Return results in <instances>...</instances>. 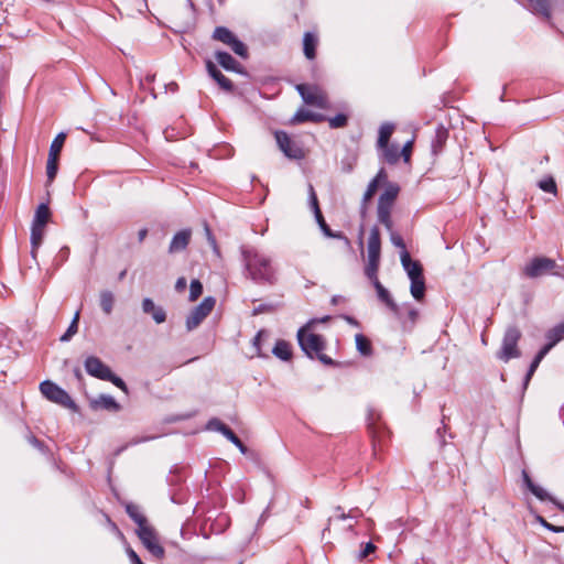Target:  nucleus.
I'll return each mask as SVG.
<instances>
[{"mask_svg": "<svg viewBox=\"0 0 564 564\" xmlns=\"http://www.w3.org/2000/svg\"><path fill=\"white\" fill-rule=\"evenodd\" d=\"M243 275L258 285H275L279 281L278 269L270 256L253 246H240Z\"/></svg>", "mask_w": 564, "mask_h": 564, "instance_id": "1", "label": "nucleus"}, {"mask_svg": "<svg viewBox=\"0 0 564 564\" xmlns=\"http://www.w3.org/2000/svg\"><path fill=\"white\" fill-rule=\"evenodd\" d=\"M297 341L303 352L311 359H317L325 366H334V360L324 354L326 340L322 335L311 333L308 325L297 330Z\"/></svg>", "mask_w": 564, "mask_h": 564, "instance_id": "2", "label": "nucleus"}, {"mask_svg": "<svg viewBox=\"0 0 564 564\" xmlns=\"http://www.w3.org/2000/svg\"><path fill=\"white\" fill-rule=\"evenodd\" d=\"M564 268L545 256L530 258L521 268L520 275L529 280H538L546 275L562 276Z\"/></svg>", "mask_w": 564, "mask_h": 564, "instance_id": "3", "label": "nucleus"}, {"mask_svg": "<svg viewBox=\"0 0 564 564\" xmlns=\"http://www.w3.org/2000/svg\"><path fill=\"white\" fill-rule=\"evenodd\" d=\"M521 330L516 325L508 326L502 337L501 347L497 351L496 357L503 362L519 358L521 356V351L518 348V343L521 339Z\"/></svg>", "mask_w": 564, "mask_h": 564, "instance_id": "4", "label": "nucleus"}, {"mask_svg": "<svg viewBox=\"0 0 564 564\" xmlns=\"http://www.w3.org/2000/svg\"><path fill=\"white\" fill-rule=\"evenodd\" d=\"M41 393L51 402L62 405L66 409L76 410V403L70 395L51 380H44L40 383Z\"/></svg>", "mask_w": 564, "mask_h": 564, "instance_id": "5", "label": "nucleus"}, {"mask_svg": "<svg viewBox=\"0 0 564 564\" xmlns=\"http://www.w3.org/2000/svg\"><path fill=\"white\" fill-rule=\"evenodd\" d=\"M276 144L282 153L291 160H303L305 158V151L302 144L292 139L285 131L278 130L274 133Z\"/></svg>", "mask_w": 564, "mask_h": 564, "instance_id": "6", "label": "nucleus"}, {"mask_svg": "<svg viewBox=\"0 0 564 564\" xmlns=\"http://www.w3.org/2000/svg\"><path fill=\"white\" fill-rule=\"evenodd\" d=\"M216 304V300L213 296L205 297L200 304L195 306L186 318V329L188 332L194 330L199 324L212 313Z\"/></svg>", "mask_w": 564, "mask_h": 564, "instance_id": "7", "label": "nucleus"}, {"mask_svg": "<svg viewBox=\"0 0 564 564\" xmlns=\"http://www.w3.org/2000/svg\"><path fill=\"white\" fill-rule=\"evenodd\" d=\"M296 90L305 104L315 106V107H318L322 109L327 108V106H328L327 96L317 86L299 84V85H296Z\"/></svg>", "mask_w": 564, "mask_h": 564, "instance_id": "8", "label": "nucleus"}, {"mask_svg": "<svg viewBox=\"0 0 564 564\" xmlns=\"http://www.w3.org/2000/svg\"><path fill=\"white\" fill-rule=\"evenodd\" d=\"M137 534L141 540L142 544L153 556H155L156 558L164 557L165 551L163 546L159 543L156 532L151 525L148 524L141 529H138Z\"/></svg>", "mask_w": 564, "mask_h": 564, "instance_id": "9", "label": "nucleus"}, {"mask_svg": "<svg viewBox=\"0 0 564 564\" xmlns=\"http://www.w3.org/2000/svg\"><path fill=\"white\" fill-rule=\"evenodd\" d=\"M368 430L373 440L379 442L387 435V429L381 422V413L373 406H369L367 411Z\"/></svg>", "mask_w": 564, "mask_h": 564, "instance_id": "10", "label": "nucleus"}, {"mask_svg": "<svg viewBox=\"0 0 564 564\" xmlns=\"http://www.w3.org/2000/svg\"><path fill=\"white\" fill-rule=\"evenodd\" d=\"M85 369L88 375L95 377L100 380H106V378H110L111 369L104 364L98 357L89 356L85 359Z\"/></svg>", "mask_w": 564, "mask_h": 564, "instance_id": "11", "label": "nucleus"}, {"mask_svg": "<svg viewBox=\"0 0 564 564\" xmlns=\"http://www.w3.org/2000/svg\"><path fill=\"white\" fill-rule=\"evenodd\" d=\"M401 263L410 280L423 275L422 264L417 260H412L406 250L401 252Z\"/></svg>", "mask_w": 564, "mask_h": 564, "instance_id": "12", "label": "nucleus"}, {"mask_svg": "<svg viewBox=\"0 0 564 564\" xmlns=\"http://www.w3.org/2000/svg\"><path fill=\"white\" fill-rule=\"evenodd\" d=\"M191 237L192 230L188 228L177 231L170 242L169 252L176 253L185 250L191 241Z\"/></svg>", "mask_w": 564, "mask_h": 564, "instance_id": "13", "label": "nucleus"}, {"mask_svg": "<svg viewBox=\"0 0 564 564\" xmlns=\"http://www.w3.org/2000/svg\"><path fill=\"white\" fill-rule=\"evenodd\" d=\"M380 250H381L380 230L377 226H373L370 229V234H369V238H368V260L380 261Z\"/></svg>", "mask_w": 564, "mask_h": 564, "instance_id": "14", "label": "nucleus"}, {"mask_svg": "<svg viewBox=\"0 0 564 564\" xmlns=\"http://www.w3.org/2000/svg\"><path fill=\"white\" fill-rule=\"evenodd\" d=\"M142 311L144 314L151 315L156 324H162L166 321V313L163 307L156 306L150 297L143 299Z\"/></svg>", "mask_w": 564, "mask_h": 564, "instance_id": "15", "label": "nucleus"}, {"mask_svg": "<svg viewBox=\"0 0 564 564\" xmlns=\"http://www.w3.org/2000/svg\"><path fill=\"white\" fill-rule=\"evenodd\" d=\"M206 68L209 76L226 91H232L234 84L227 78L212 61L206 62Z\"/></svg>", "mask_w": 564, "mask_h": 564, "instance_id": "16", "label": "nucleus"}, {"mask_svg": "<svg viewBox=\"0 0 564 564\" xmlns=\"http://www.w3.org/2000/svg\"><path fill=\"white\" fill-rule=\"evenodd\" d=\"M90 406L94 410L101 409L110 412H118L121 408L115 398L108 394H100L98 398L91 400Z\"/></svg>", "mask_w": 564, "mask_h": 564, "instance_id": "17", "label": "nucleus"}, {"mask_svg": "<svg viewBox=\"0 0 564 564\" xmlns=\"http://www.w3.org/2000/svg\"><path fill=\"white\" fill-rule=\"evenodd\" d=\"M315 216V219L319 226V229L322 230V232L328 237V238H334V239H340L345 242V246L347 248H350V240L341 232V231H333L329 226L326 224L324 217H323V214L322 212H318L316 214H314Z\"/></svg>", "mask_w": 564, "mask_h": 564, "instance_id": "18", "label": "nucleus"}, {"mask_svg": "<svg viewBox=\"0 0 564 564\" xmlns=\"http://www.w3.org/2000/svg\"><path fill=\"white\" fill-rule=\"evenodd\" d=\"M327 117L323 113L313 112L307 109H299L291 119L292 123H303L306 121L323 122L326 121Z\"/></svg>", "mask_w": 564, "mask_h": 564, "instance_id": "19", "label": "nucleus"}, {"mask_svg": "<svg viewBox=\"0 0 564 564\" xmlns=\"http://www.w3.org/2000/svg\"><path fill=\"white\" fill-rule=\"evenodd\" d=\"M448 139V130L440 124L435 129L434 137L431 141V150L434 155L440 154L443 151V148Z\"/></svg>", "mask_w": 564, "mask_h": 564, "instance_id": "20", "label": "nucleus"}, {"mask_svg": "<svg viewBox=\"0 0 564 564\" xmlns=\"http://www.w3.org/2000/svg\"><path fill=\"white\" fill-rule=\"evenodd\" d=\"M522 475L525 486L539 500H549L557 506L558 502L555 501V499L552 496H550L542 487L535 485L525 470L522 471Z\"/></svg>", "mask_w": 564, "mask_h": 564, "instance_id": "21", "label": "nucleus"}, {"mask_svg": "<svg viewBox=\"0 0 564 564\" xmlns=\"http://www.w3.org/2000/svg\"><path fill=\"white\" fill-rule=\"evenodd\" d=\"M318 44V37L313 32H305L303 36V52L307 59H314L316 57V48Z\"/></svg>", "mask_w": 564, "mask_h": 564, "instance_id": "22", "label": "nucleus"}, {"mask_svg": "<svg viewBox=\"0 0 564 564\" xmlns=\"http://www.w3.org/2000/svg\"><path fill=\"white\" fill-rule=\"evenodd\" d=\"M547 343L543 346L546 350H551L557 343L564 338V323L555 325L545 333Z\"/></svg>", "mask_w": 564, "mask_h": 564, "instance_id": "23", "label": "nucleus"}, {"mask_svg": "<svg viewBox=\"0 0 564 564\" xmlns=\"http://www.w3.org/2000/svg\"><path fill=\"white\" fill-rule=\"evenodd\" d=\"M529 9L534 13L550 20L552 17L551 3L549 0H527Z\"/></svg>", "mask_w": 564, "mask_h": 564, "instance_id": "24", "label": "nucleus"}, {"mask_svg": "<svg viewBox=\"0 0 564 564\" xmlns=\"http://www.w3.org/2000/svg\"><path fill=\"white\" fill-rule=\"evenodd\" d=\"M399 186L397 184H389L383 193H381L378 205L380 206H387L392 207L398 194H399Z\"/></svg>", "mask_w": 564, "mask_h": 564, "instance_id": "25", "label": "nucleus"}, {"mask_svg": "<svg viewBox=\"0 0 564 564\" xmlns=\"http://www.w3.org/2000/svg\"><path fill=\"white\" fill-rule=\"evenodd\" d=\"M217 62L224 67L226 70L239 72L240 64L227 52L218 51L216 53Z\"/></svg>", "mask_w": 564, "mask_h": 564, "instance_id": "26", "label": "nucleus"}, {"mask_svg": "<svg viewBox=\"0 0 564 564\" xmlns=\"http://www.w3.org/2000/svg\"><path fill=\"white\" fill-rule=\"evenodd\" d=\"M126 512L138 524V529L148 525L147 518L142 514L139 506L128 502L126 503Z\"/></svg>", "mask_w": 564, "mask_h": 564, "instance_id": "27", "label": "nucleus"}, {"mask_svg": "<svg viewBox=\"0 0 564 564\" xmlns=\"http://www.w3.org/2000/svg\"><path fill=\"white\" fill-rule=\"evenodd\" d=\"M272 354L276 358L288 361L292 357L291 345L288 341L280 339L275 343L274 347L272 348Z\"/></svg>", "mask_w": 564, "mask_h": 564, "instance_id": "28", "label": "nucleus"}, {"mask_svg": "<svg viewBox=\"0 0 564 564\" xmlns=\"http://www.w3.org/2000/svg\"><path fill=\"white\" fill-rule=\"evenodd\" d=\"M51 216L50 208L46 204L42 203L37 206L34 218L32 220L33 226L45 227Z\"/></svg>", "mask_w": 564, "mask_h": 564, "instance_id": "29", "label": "nucleus"}, {"mask_svg": "<svg viewBox=\"0 0 564 564\" xmlns=\"http://www.w3.org/2000/svg\"><path fill=\"white\" fill-rule=\"evenodd\" d=\"M382 151L383 160L389 164H395L400 159V149L397 144H389L387 147H378Z\"/></svg>", "mask_w": 564, "mask_h": 564, "instance_id": "30", "label": "nucleus"}, {"mask_svg": "<svg viewBox=\"0 0 564 564\" xmlns=\"http://www.w3.org/2000/svg\"><path fill=\"white\" fill-rule=\"evenodd\" d=\"M99 304L102 312L110 315L115 305V295L109 290H102L99 294Z\"/></svg>", "mask_w": 564, "mask_h": 564, "instance_id": "31", "label": "nucleus"}, {"mask_svg": "<svg viewBox=\"0 0 564 564\" xmlns=\"http://www.w3.org/2000/svg\"><path fill=\"white\" fill-rule=\"evenodd\" d=\"M410 292L411 295L416 300L421 301L425 296V280L424 276L417 279H411Z\"/></svg>", "mask_w": 564, "mask_h": 564, "instance_id": "32", "label": "nucleus"}, {"mask_svg": "<svg viewBox=\"0 0 564 564\" xmlns=\"http://www.w3.org/2000/svg\"><path fill=\"white\" fill-rule=\"evenodd\" d=\"M394 124L390 122H384L379 128V135L377 140V147H387L389 140L393 133Z\"/></svg>", "mask_w": 564, "mask_h": 564, "instance_id": "33", "label": "nucleus"}, {"mask_svg": "<svg viewBox=\"0 0 564 564\" xmlns=\"http://www.w3.org/2000/svg\"><path fill=\"white\" fill-rule=\"evenodd\" d=\"M44 228L39 226H31V246H32V256L35 257L37 249L40 248L43 237H44Z\"/></svg>", "mask_w": 564, "mask_h": 564, "instance_id": "34", "label": "nucleus"}, {"mask_svg": "<svg viewBox=\"0 0 564 564\" xmlns=\"http://www.w3.org/2000/svg\"><path fill=\"white\" fill-rule=\"evenodd\" d=\"M378 299L384 303L388 308L395 315L400 316V307L394 302L393 297L391 296L390 292L384 288L383 290H379L377 293Z\"/></svg>", "mask_w": 564, "mask_h": 564, "instance_id": "35", "label": "nucleus"}, {"mask_svg": "<svg viewBox=\"0 0 564 564\" xmlns=\"http://www.w3.org/2000/svg\"><path fill=\"white\" fill-rule=\"evenodd\" d=\"M236 35L226 26H217L214 30L213 39L223 42L226 45L234 40Z\"/></svg>", "mask_w": 564, "mask_h": 564, "instance_id": "36", "label": "nucleus"}, {"mask_svg": "<svg viewBox=\"0 0 564 564\" xmlns=\"http://www.w3.org/2000/svg\"><path fill=\"white\" fill-rule=\"evenodd\" d=\"M356 348L362 356H370L372 354V346L370 340L362 334H357L355 337Z\"/></svg>", "mask_w": 564, "mask_h": 564, "instance_id": "37", "label": "nucleus"}, {"mask_svg": "<svg viewBox=\"0 0 564 564\" xmlns=\"http://www.w3.org/2000/svg\"><path fill=\"white\" fill-rule=\"evenodd\" d=\"M391 208L387 206L378 205V220L388 229H392V220H391Z\"/></svg>", "mask_w": 564, "mask_h": 564, "instance_id": "38", "label": "nucleus"}, {"mask_svg": "<svg viewBox=\"0 0 564 564\" xmlns=\"http://www.w3.org/2000/svg\"><path fill=\"white\" fill-rule=\"evenodd\" d=\"M66 140V133L59 132L51 143L48 155L59 158V153Z\"/></svg>", "mask_w": 564, "mask_h": 564, "instance_id": "39", "label": "nucleus"}, {"mask_svg": "<svg viewBox=\"0 0 564 564\" xmlns=\"http://www.w3.org/2000/svg\"><path fill=\"white\" fill-rule=\"evenodd\" d=\"M538 186L540 189H542L545 193H551L554 195H556V193H557V186H556L555 180L551 175L545 176L544 178L539 181Z\"/></svg>", "mask_w": 564, "mask_h": 564, "instance_id": "40", "label": "nucleus"}, {"mask_svg": "<svg viewBox=\"0 0 564 564\" xmlns=\"http://www.w3.org/2000/svg\"><path fill=\"white\" fill-rule=\"evenodd\" d=\"M57 171H58V158L48 155L47 163H46L47 183H52L54 181V178L56 177Z\"/></svg>", "mask_w": 564, "mask_h": 564, "instance_id": "41", "label": "nucleus"}, {"mask_svg": "<svg viewBox=\"0 0 564 564\" xmlns=\"http://www.w3.org/2000/svg\"><path fill=\"white\" fill-rule=\"evenodd\" d=\"M79 312L77 311L67 330L61 336V341H68L78 330Z\"/></svg>", "mask_w": 564, "mask_h": 564, "instance_id": "42", "label": "nucleus"}, {"mask_svg": "<svg viewBox=\"0 0 564 564\" xmlns=\"http://www.w3.org/2000/svg\"><path fill=\"white\" fill-rule=\"evenodd\" d=\"M230 48L240 57H248V50L243 42H241L237 36L229 43Z\"/></svg>", "mask_w": 564, "mask_h": 564, "instance_id": "43", "label": "nucleus"}, {"mask_svg": "<svg viewBox=\"0 0 564 564\" xmlns=\"http://www.w3.org/2000/svg\"><path fill=\"white\" fill-rule=\"evenodd\" d=\"M224 436L232 443L242 454H246L248 448L247 446L241 442V440L234 433L231 429H229Z\"/></svg>", "mask_w": 564, "mask_h": 564, "instance_id": "44", "label": "nucleus"}, {"mask_svg": "<svg viewBox=\"0 0 564 564\" xmlns=\"http://www.w3.org/2000/svg\"><path fill=\"white\" fill-rule=\"evenodd\" d=\"M332 129L344 128L347 126L348 117L345 113H337L335 117L326 119Z\"/></svg>", "mask_w": 564, "mask_h": 564, "instance_id": "45", "label": "nucleus"}, {"mask_svg": "<svg viewBox=\"0 0 564 564\" xmlns=\"http://www.w3.org/2000/svg\"><path fill=\"white\" fill-rule=\"evenodd\" d=\"M203 293V284L199 280H193L189 285V296L188 300L191 302L196 301Z\"/></svg>", "mask_w": 564, "mask_h": 564, "instance_id": "46", "label": "nucleus"}, {"mask_svg": "<svg viewBox=\"0 0 564 564\" xmlns=\"http://www.w3.org/2000/svg\"><path fill=\"white\" fill-rule=\"evenodd\" d=\"M207 429L219 432L224 435L230 427L223 423L219 419L213 417L208 421Z\"/></svg>", "mask_w": 564, "mask_h": 564, "instance_id": "47", "label": "nucleus"}, {"mask_svg": "<svg viewBox=\"0 0 564 564\" xmlns=\"http://www.w3.org/2000/svg\"><path fill=\"white\" fill-rule=\"evenodd\" d=\"M380 261L378 260H368L367 265L365 268V274L369 280H376L378 276V269H379Z\"/></svg>", "mask_w": 564, "mask_h": 564, "instance_id": "48", "label": "nucleus"}, {"mask_svg": "<svg viewBox=\"0 0 564 564\" xmlns=\"http://www.w3.org/2000/svg\"><path fill=\"white\" fill-rule=\"evenodd\" d=\"M308 203L314 214L321 212L318 199L312 184L308 185Z\"/></svg>", "mask_w": 564, "mask_h": 564, "instance_id": "49", "label": "nucleus"}, {"mask_svg": "<svg viewBox=\"0 0 564 564\" xmlns=\"http://www.w3.org/2000/svg\"><path fill=\"white\" fill-rule=\"evenodd\" d=\"M536 521L546 530L554 532V533H563L564 527L554 525L550 522H547L542 516H536Z\"/></svg>", "mask_w": 564, "mask_h": 564, "instance_id": "50", "label": "nucleus"}, {"mask_svg": "<svg viewBox=\"0 0 564 564\" xmlns=\"http://www.w3.org/2000/svg\"><path fill=\"white\" fill-rule=\"evenodd\" d=\"M335 510L337 512H339L337 516V519H339V520H346L348 518H357L362 514V512L358 508L350 510L348 513H345L340 506H337Z\"/></svg>", "mask_w": 564, "mask_h": 564, "instance_id": "51", "label": "nucleus"}, {"mask_svg": "<svg viewBox=\"0 0 564 564\" xmlns=\"http://www.w3.org/2000/svg\"><path fill=\"white\" fill-rule=\"evenodd\" d=\"M276 310V305L273 303H263L256 306L252 311V315H260L263 313H272Z\"/></svg>", "mask_w": 564, "mask_h": 564, "instance_id": "52", "label": "nucleus"}, {"mask_svg": "<svg viewBox=\"0 0 564 564\" xmlns=\"http://www.w3.org/2000/svg\"><path fill=\"white\" fill-rule=\"evenodd\" d=\"M446 419H447V416L443 413L442 414V426L436 430V436L438 438V443H440L441 447H444L446 445V441H445V437H444V433L447 430V425L445 423Z\"/></svg>", "mask_w": 564, "mask_h": 564, "instance_id": "53", "label": "nucleus"}, {"mask_svg": "<svg viewBox=\"0 0 564 564\" xmlns=\"http://www.w3.org/2000/svg\"><path fill=\"white\" fill-rule=\"evenodd\" d=\"M549 354V350L545 348H541L538 354L534 356L533 360L530 364L531 371H535L540 365V362L543 360V358Z\"/></svg>", "mask_w": 564, "mask_h": 564, "instance_id": "54", "label": "nucleus"}, {"mask_svg": "<svg viewBox=\"0 0 564 564\" xmlns=\"http://www.w3.org/2000/svg\"><path fill=\"white\" fill-rule=\"evenodd\" d=\"M106 381H110L123 392H128V387L126 382L121 378L116 376L112 371H110V378H106Z\"/></svg>", "mask_w": 564, "mask_h": 564, "instance_id": "55", "label": "nucleus"}, {"mask_svg": "<svg viewBox=\"0 0 564 564\" xmlns=\"http://www.w3.org/2000/svg\"><path fill=\"white\" fill-rule=\"evenodd\" d=\"M378 186L379 185L376 184V181H370V183L368 184L367 189H366V192L364 194V202L365 203L367 200H369L375 195V193L377 192Z\"/></svg>", "mask_w": 564, "mask_h": 564, "instance_id": "56", "label": "nucleus"}, {"mask_svg": "<svg viewBox=\"0 0 564 564\" xmlns=\"http://www.w3.org/2000/svg\"><path fill=\"white\" fill-rule=\"evenodd\" d=\"M412 153V141H408L400 150V156L403 158L404 162H409Z\"/></svg>", "mask_w": 564, "mask_h": 564, "instance_id": "57", "label": "nucleus"}, {"mask_svg": "<svg viewBox=\"0 0 564 564\" xmlns=\"http://www.w3.org/2000/svg\"><path fill=\"white\" fill-rule=\"evenodd\" d=\"M376 550V545L372 542H367L365 547L359 552V560L367 557L369 554L373 553Z\"/></svg>", "mask_w": 564, "mask_h": 564, "instance_id": "58", "label": "nucleus"}, {"mask_svg": "<svg viewBox=\"0 0 564 564\" xmlns=\"http://www.w3.org/2000/svg\"><path fill=\"white\" fill-rule=\"evenodd\" d=\"M264 335V330H260L253 338V347L257 349L258 356H263V354L261 352V340Z\"/></svg>", "mask_w": 564, "mask_h": 564, "instance_id": "59", "label": "nucleus"}, {"mask_svg": "<svg viewBox=\"0 0 564 564\" xmlns=\"http://www.w3.org/2000/svg\"><path fill=\"white\" fill-rule=\"evenodd\" d=\"M391 242L395 247L401 248L402 251L406 250L405 243L403 241V238L400 235L395 234V232H391Z\"/></svg>", "mask_w": 564, "mask_h": 564, "instance_id": "60", "label": "nucleus"}, {"mask_svg": "<svg viewBox=\"0 0 564 564\" xmlns=\"http://www.w3.org/2000/svg\"><path fill=\"white\" fill-rule=\"evenodd\" d=\"M127 555H128L131 564H144L141 561L140 556L133 551V549L128 547L127 549Z\"/></svg>", "mask_w": 564, "mask_h": 564, "instance_id": "61", "label": "nucleus"}, {"mask_svg": "<svg viewBox=\"0 0 564 564\" xmlns=\"http://www.w3.org/2000/svg\"><path fill=\"white\" fill-rule=\"evenodd\" d=\"M387 178H388L387 172L383 167H381L378 171L377 175L371 181H376V184L379 185V184L386 182Z\"/></svg>", "mask_w": 564, "mask_h": 564, "instance_id": "62", "label": "nucleus"}, {"mask_svg": "<svg viewBox=\"0 0 564 564\" xmlns=\"http://www.w3.org/2000/svg\"><path fill=\"white\" fill-rule=\"evenodd\" d=\"M135 4V9L139 13H143L148 10L147 0H131Z\"/></svg>", "mask_w": 564, "mask_h": 564, "instance_id": "63", "label": "nucleus"}, {"mask_svg": "<svg viewBox=\"0 0 564 564\" xmlns=\"http://www.w3.org/2000/svg\"><path fill=\"white\" fill-rule=\"evenodd\" d=\"M185 289H186V279L184 276H181L176 280L175 290L177 292H183Z\"/></svg>", "mask_w": 564, "mask_h": 564, "instance_id": "64", "label": "nucleus"}]
</instances>
